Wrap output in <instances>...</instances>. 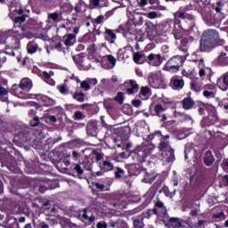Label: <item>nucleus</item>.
Segmentation results:
<instances>
[{
    "label": "nucleus",
    "instance_id": "1",
    "mask_svg": "<svg viewBox=\"0 0 228 228\" xmlns=\"http://www.w3.org/2000/svg\"><path fill=\"white\" fill-rule=\"evenodd\" d=\"M224 44V39H220L218 32L215 29H208L203 32L200 40V50L201 53H209L211 49Z\"/></svg>",
    "mask_w": 228,
    "mask_h": 228
},
{
    "label": "nucleus",
    "instance_id": "2",
    "mask_svg": "<svg viewBox=\"0 0 228 228\" xmlns=\"http://www.w3.org/2000/svg\"><path fill=\"white\" fill-rule=\"evenodd\" d=\"M184 63V59L179 55L171 58L165 65L164 70L167 72H179Z\"/></svg>",
    "mask_w": 228,
    "mask_h": 228
},
{
    "label": "nucleus",
    "instance_id": "3",
    "mask_svg": "<svg viewBox=\"0 0 228 228\" xmlns=\"http://www.w3.org/2000/svg\"><path fill=\"white\" fill-rule=\"evenodd\" d=\"M159 149L160 151H162V158H165L167 163H172V161L175 159V157L174 155V150L172 149V147H170L168 142L161 141L159 144Z\"/></svg>",
    "mask_w": 228,
    "mask_h": 228
},
{
    "label": "nucleus",
    "instance_id": "4",
    "mask_svg": "<svg viewBox=\"0 0 228 228\" xmlns=\"http://www.w3.org/2000/svg\"><path fill=\"white\" fill-rule=\"evenodd\" d=\"M77 218H79L81 222H89V224L95 222V216L92 215V212H90L88 208H84L82 213L78 214Z\"/></svg>",
    "mask_w": 228,
    "mask_h": 228
},
{
    "label": "nucleus",
    "instance_id": "5",
    "mask_svg": "<svg viewBox=\"0 0 228 228\" xmlns=\"http://www.w3.org/2000/svg\"><path fill=\"white\" fill-rule=\"evenodd\" d=\"M87 134L90 136H97V123L89 122L86 126Z\"/></svg>",
    "mask_w": 228,
    "mask_h": 228
},
{
    "label": "nucleus",
    "instance_id": "6",
    "mask_svg": "<svg viewBox=\"0 0 228 228\" xmlns=\"http://www.w3.org/2000/svg\"><path fill=\"white\" fill-rule=\"evenodd\" d=\"M24 89L17 85H13L12 88V94H13V95H16V97H19L20 99H26V97L24 96V93L22 92Z\"/></svg>",
    "mask_w": 228,
    "mask_h": 228
},
{
    "label": "nucleus",
    "instance_id": "7",
    "mask_svg": "<svg viewBox=\"0 0 228 228\" xmlns=\"http://www.w3.org/2000/svg\"><path fill=\"white\" fill-rule=\"evenodd\" d=\"M148 60H149L150 61H154V60H157L156 62H152V65H153L154 67H159V65L160 63H162V61H161V55H159V54L151 53V54H150V55L148 56Z\"/></svg>",
    "mask_w": 228,
    "mask_h": 228
},
{
    "label": "nucleus",
    "instance_id": "8",
    "mask_svg": "<svg viewBox=\"0 0 228 228\" xmlns=\"http://www.w3.org/2000/svg\"><path fill=\"white\" fill-rule=\"evenodd\" d=\"M204 161L207 167H211V165H213V163L215 162V158H213V154L211 153V151H208L206 152Z\"/></svg>",
    "mask_w": 228,
    "mask_h": 228
},
{
    "label": "nucleus",
    "instance_id": "9",
    "mask_svg": "<svg viewBox=\"0 0 228 228\" xmlns=\"http://www.w3.org/2000/svg\"><path fill=\"white\" fill-rule=\"evenodd\" d=\"M193 104H195V102L193 100H191V98H185L183 101V106L184 110H191V108H193Z\"/></svg>",
    "mask_w": 228,
    "mask_h": 228
},
{
    "label": "nucleus",
    "instance_id": "10",
    "mask_svg": "<svg viewBox=\"0 0 228 228\" xmlns=\"http://www.w3.org/2000/svg\"><path fill=\"white\" fill-rule=\"evenodd\" d=\"M0 100L3 102H6V101H8V91H6L3 86L0 87Z\"/></svg>",
    "mask_w": 228,
    "mask_h": 228
},
{
    "label": "nucleus",
    "instance_id": "11",
    "mask_svg": "<svg viewBox=\"0 0 228 228\" xmlns=\"http://www.w3.org/2000/svg\"><path fill=\"white\" fill-rule=\"evenodd\" d=\"M223 83L224 86H219L220 90L226 92L228 90V72L223 76Z\"/></svg>",
    "mask_w": 228,
    "mask_h": 228
},
{
    "label": "nucleus",
    "instance_id": "12",
    "mask_svg": "<svg viewBox=\"0 0 228 228\" xmlns=\"http://www.w3.org/2000/svg\"><path fill=\"white\" fill-rule=\"evenodd\" d=\"M195 183L196 186H200V184H204V183H206V176L204 175V174L197 175Z\"/></svg>",
    "mask_w": 228,
    "mask_h": 228
},
{
    "label": "nucleus",
    "instance_id": "13",
    "mask_svg": "<svg viewBox=\"0 0 228 228\" xmlns=\"http://www.w3.org/2000/svg\"><path fill=\"white\" fill-rule=\"evenodd\" d=\"M20 86L23 90H26L27 88H31V83L29 82V80L23 78V79H21V81L20 83Z\"/></svg>",
    "mask_w": 228,
    "mask_h": 228
},
{
    "label": "nucleus",
    "instance_id": "14",
    "mask_svg": "<svg viewBox=\"0 0 228 228\" xmlns=\"http://www.w3.org/2000/svg\"><path fill=\"white\" fill-rule=\"evenodd\" d=\"M173 86L175 88H183V86H184V81L183 79H175L173 81Z\"/></svg>",
    "mask_w": 228,
    "mask_h": 228
},
{
    "label": "nucleus",
    "instance_id": "15",
    "mask_svg": "<svg viewBox=\"0 0 228 228\" xmlns=\"http://www.w3.org/2000/svg\"><path fill=\"white\" fill-rule=\"evenodd\" d=\"M72 40H76V35L74 34H69L67 39L65 40V44L67 45H72L74 42Z\"/></svg>",
    "mask_w": 228,
    "mask_h": 228
},
{
    "label": "nucleus",
    "instance_id": "16",
    "mask_svg": "<svg viewBox=\"0 0 228 228\" xmlns=\"http://www.w3.org/2000/svg\"><path fill=\"white\" fill-rule=\"evenodd\" d=\"M81 165H82V167L85 166V164L80 163V164H76L75 167H74V170L77 171V174H78V175H83V174H84V170H83V167H81Z\"/></svg>",
    "mask_w": 228,
    "mask_h": 228
},
{
    "label": "nucleus",
    "instance_id": "17",
    "mask_svg": "<svg viewBox=\"0 0 228 228\" xmlns=\"http://www.w3.org/2000/svg\"><path fill=\"white\" fill-rule=\"evenodd\" d=\"M30 126L31 127H38V126H40V118L34 117L33 119L30 120Z\"/></svg>",
    "mask_w": 228,
    "mask_h": 228
},
{
    "label": "nucleus",
    "instance_id": "18",
    "mask_svg": "<svg viewBox=\"0 0 228 228\" xmlns=\"http://www.w3.org/2000/svg\"><path fill=\"white\" fill-rule=\"evenodd\" d=\"M73 97L78 101V102H83L85 101V94L83 93H75Z\"/></svg>",
    "mask_w": 228,
    "mask_h": 228
},
{
    "label": "nucleus",
    "instance_id": "19",
    "mask_svg": "<svg viewBox=\"0 0 228 228\" xmlns=\"http://www.w3.org/2000/svg\"><path fill=\"white\" fill-rule=\"evenodd\" d=\"M115 101L119 102V104L124 103V94L122 92L118 93V95L115 97Z\"/></svg>",
    "mask_w": 228,
    "mask_h": 228
},
{
    "label": "nucleus",
    "instance_id": "20",
    "mask_svg": "<svg viewBox=\"0 0 228 228\" xmlns=\"http://www.w3.org/2000/svg\"><path fill=\"white\" fill-rule=\"evenodd\" d=\"M28 104H30V106H33V108H35V109L30 110L29 114L35 115L37 113V110H38V104H37L36 102H28Z\"/></svg>",
    "mask_w": 228,
    "mask_h": 228
},
{
    "label": "nucleus",
    "instance_id": "21",
    "mask_svg": "<svg viewBox=\"0 0 228 228\" xmlns=\"http://www.w3.org/2000/svg\"><path fill=\"white\" fill-rule=\"evenodd\" d=\"M14 22L16 24H22V22H26V15H22V16H20V17H16L14 19Z\"/></svg>",
    "mask_w": 228,
    "mask_h": 228
},
{
    "label": "nucleus",
    "instance_id": "22",
    "mask_svg": "<svg viewBox=\"0 0 228 228\" xmlns=\"http://www.w3.org/2000/svg\"><path fill=\"white\" fill-rule=\"evenodd\" d=\"M134 228H143V221H140L138 219L134 220Z\"/></svg>",
    "mask_w": 228,
    "mask_h": 228
},
{
    "label": "nucleus",
    "instance_id": "23",
    "mask_svg": "<svg viewBox=\"0 0 228 228\" xmlns=\"http://www.w3.org/2000/svg\"><path fill=\"white\" fill-rule=\"evenodd\" d=\"M115 175L117 179H120V177L124 175V170H122V168L118 167L117 171L115 172Z\"/></svg>",
    "mask_w": 228,
    "mask_h": 228
},
{
    "label": "nucleus",
    "instance_id": "24",
    "mask_svg": "<svg viewBox=\"0 0 228 228\" xmlns=\"http://www.w3.org/2000/svg\"><path fill=\"white\" fill-rule=\"evenodd\" d=\"M107 60L108 61H110V63H111L112 67H115V64L117 63V59H115L113 55H108Z\"/></svg>",
    "mask_w": 228,
    "mask_h": 228
},
{
    "label": "nucleus",
    "instance_id": "25",
    "mask_svg": "<svg viewBox=\"0 0 228 228\" xmlns=\"http://www.w3.org/2000/svg\"><path fill=\"white\" fill-rule=\"evenodd\" d=\"M203 95L208 99H209V97H212L213 99H215V93L211 91H204Z\"/></svg>",
    "mask_w": 228,
    "mask_h": 228
},
{
    "label": "nucleus",
    "instance_id": "26",
    "mask_svg": "<svg viewBox=\"0 0 228 228\" xmlns=\"http://www.w3.org/2000/svg\"><path fill=\"white\" fill-rule=\"evenodd\" d=\"M155 111L157 115H159V113H161L162 111H165V109H163V105L158 104L155 106Z\"/></svg>",
    "mask_w": 228,
    "mask_h": 228
},
{
    "label": "nucleus",
    "instance_id": "27",
    "mask_svg": "<svg viewBox=\"0 0 228 228\" xmlns=\"http://www.w3.org/2000/svg\"><path fill=\"white\" fill-rule=\"evenodd\" d=\"M74 118H75L77 120H81L82 118H85V116H83V112H81V111H77V112H75V114H74Z\"/></svg>",
    "mask_w": 228,
    "mask_h": 228
},
{
    "label": "nucleus",
    "instance_id": "28",
    "mask_svg": "<svg viewBox=\"0 0 228 228\" xmlns=\"http://www.w3.org/2000/svg\"><path fill=\"white\" fill-rule=\"evenodd\" d=\"M191 90H195V92H200V86L199 84L191 83Z\"/></svg>",
    "mask_w": 228,
    "mask_h": 228
},
{
    "label": "nucleus",
    "instance_id": "29",
    "mask_svg": "<svg viewBox=\"0 0 228 228\" xmlns=\"http://www.w3.org/2000/svg\"><path fill=\"white\" fill-rule=\"evenodd\" d=\"M48 19H52V20H58V13L53 12V13H49L48 14Z\"/></svg>",
    "mask_w": 228,
    "mask_h": 228
},
{
    "label": "nucleus",
    "instance_id": "30",
    "mask_svg": "<svg viewBox=\"0 0 228 228\" xmlns=\"http://www.w3.org/2000/svg\"><path fill=\"white\" fill-rule=\"evenodd\" d=\"M81 88H84L85 90H90V84H88V82L86 81H83L81 83Z\"/></svg>",
    "mask_w": 228,
    "mask_h": 228
},
{
    "label": "nucleus",
    "instance_id": "31",
    "mask_svg": "<svg viewBox=\"0 0 228 228\" xmlns=\"http://www.w3.org/2000/svg\"><path fill=\"white\" fill-rule=\"evenodd\" d=\"M147 17H149V19H156L158 17V12H150L147 14Z\"/></svg>",
    "mask_w": 228,
    "mask_h": 228
},
{
    "label": "nucleus",
    "instance_id": "32",
    "mask_svg": "<svg viewBox=\"0 0 228 228\" xmlns=\"http://www.w3.org/2000/svg\"><path fill=\"white\" fill-rule=\"evenodd\" d=\"M37 46H31L28 45V53H29V54H33V53H37Z\"/></svg>",
    "mask_w": 228,
    "mask_h": 228
},
{
    "label": "nucleus",
    "instance_id": "33",
    "mask_svg": "<svg viewBox=\"0 0 228 228\" xmlns=\"http://www.w3.org/2000/svg\"><path fill=\"white\" fill-rule=\"evenodd\" d=\"M130 86H132V89L134 92H136L138 90V84H134V80H130Z\"/></svg>",
    "mask_w": 228,
    "mask_h": 228
},
{
    "label": "nucleus",
    "instance_id": "34",
    "mask_svg": "<svg viewBox=\"0 0 228 228\" xmlns=\"http://www.w3.org/2000/svg\"><path fill=\"white\" fill-rule=\"evenodd\" d=\"M106 33H107V35H109L112 39L117 38V36L115 35V33H113V30H111V29H106Z\"/></svg>",
    "mask_w": 228,
    "mask_h": 228
},
{
    "label": "nucleus",
    "instance_id": "35",
    "mask_svg": "<svg viewBox=\"0 0 228 228\" xmlns=\"http://www.w3.org/2000/svg\"><path fill=\"white\" fill-rule=\"evenodd\" d=\"M93 154H94V156H96V161H101V159H102V154L94 151Z\"/></svg>",
    "mask_w": 228,
    "mask_h": 228
},
{
    "label": "nucleus",
    "instance_id": "36",
    "mask_svg": "<svg viewBox=\"0 0 228 228\" xmlns=\"http://www.w3.org/2000/svg\"><path fill=\"white\" fill-rule=\"evenodd\" d=\"M94 186L98 189L101 190L102 191H104V188H106V186L102 183H95Z\"/></svg>",
    "mask_w": 228,
    "mask_h": 228
},
{
    "label": "nucleus",
    "instance_id": "37",
    "mask_svg": "<svg viewBox=\"0 0 228 228\" xmlns=\"http://www.w3.org/2000/svg\"><path fill=\"white\" fill-rule=\"evenodd\" d=\"M97 228H108V224L104 222H99L96 224Z\"/></svg>",
    "mask_w": 228,
    "mask_h": 228
},
{
    "label": "nucleus",
    "instance_id": "38",
    "mask_svg": "<svg viewBox=\"0 0 228 228\" xmlns=\"http://www.w3.org/2000/svg\"><path fill=\"white\" fill-rule=\"evenodd\" d=\"M142 58V54L140 53H134V61H135V63H138L140 61V59Z\"/></svg>",
    "mask_w": 228,
    "mask_h": 228
},
{
    "label": "nucleus",
    "instance_id": "39",
    "mask_svg": "<svg viewBox=\"0 0 228 228\" xmlns=\"http://www.w3.org/2000/svg\"><path fill=\"white\" fill-rule=\"evenodd\" d=\"M132 104H133V106H134L135 108H139V106H141V104H142V101H140V100H134V101L132 102Z\"/></svg>",
    "mask_w": 228,
    "mask_h": 228
},
{
    "label": "nucleus",
    "instance_id": "40",
    "mask_svg": "<svg viewBox=\"0 0 228 228\" xmlns=\"http://www.w3.org/2000/svg\"><path fill=\"white\" fill-rule=\"evenodd\" d=\"M175 17H178V19H186V17H187V15H186V13H184V12H181V13H175Z\"/></svg>",
    "mask_w": 228,
    "mask_h": 228
},
{
    "label": "nucleus",
    "instance_id": "41",
    "mask_svg": "<svg viewBox=\"0 0 228 228\" xmlns=\"http://www.w3.org/2000/svg\"><path fill=\"white\" fill-rule=\"evenodd\" d=\"M103 165H104V167H108V170H113V165H111L110 162H109V161H104V162H103Z\"/></svg>",
    "mask_w": 228,
    "mask_h": 228
},
{
    "label": "nucleus",
    "instance_id": "42",
    "mask_svg": "<svg viewBox=\"0 0 228 228\" xmlns=\"http://www.w3.org/2000/svg\"><path fill=\"white\" fill-rule=\"evenodd\" d=\"M59 90L61 94H65L67 92V84H64L61 87H59Z\"/></svg>",
    "mask_w": 228,
    "mask_h": 228
},
{
    "label": "nucleus",
    "instance_id": "43",
    "mask_svg": "<svg viewBox=\"0 0 228 228\" xmlns=\"http://www.w3.org/2000/svg\"><path fill=\"white\" fill-rule=\"evenodd\" d=\"M161 184H163V179H160L159 182L155 183L153 188H155V190H158V188L161 186Z\"/></svg>",
    "mask_w": 228,
    "mask_h": 228
},
{
    "label": "nucleus",
    "instance_id": "44",
    "mask_svg": "<svg viewBox=\"0 0 228 228\" xmlns=\"http://www.w3.org/2000/svg\"><path fill=\"white\" fill-rule=\"evenodd\" d=\"M215 218H223L224 220H225V215L224 214V212H221L219 214H216L214 216Z\"/></svg>",
    "mask_w": 228,
    "mask_h": 228
},
{
    "label": "nucleus",
    "instance_id": "45",
    "mask_svg": "<svg viewBox=\"0 0 228 228\" xmlns=\"http://www.w3.org/2000/svg\"><path fill=\"white\" fill-rule=\"evenodd\" d=\"M141 92H142V94L145 96L147 95V94H149L150 90L148 87H142Z\"/></svg>",
    "mask_w": 228,
    "mask_h": 228
},
{
    "label": "nucleus",
    "instance_id": "46",
    "mask_svg": "<svg viewBox=\"0 0 228 228\" xmlns=\"http://www.w3.org/2000/svg\"><path fill=\"white\" fill-rule=\"evenodd\" d=\"M175 38L176 40H181V38H183V34L179 32L175 33Z\"/></svg>",
    "mask_w": 228,
    "mask_h": 228
},
{
    "label": "nucleus",
    "instance_id": "47",
    "mask_svg": "<svg viewBox=\"0 0 228 228\" xmlns=\"http://www.w3.org/2000/svg\"><path fill=\"white\" fill-rule=\"evenodd\" d=\"M104 19V16L101 15L99 16L96 20L95 22L96 24H101V22H102V20Z\"/></svg>",
    "mask_w": 228,
    "mask_h": 228
},
{
    "label": "nucleus",
    "instance_id": "48",
    "mask_svg": "<svg viewBox=\"0 0 228 228\" xmlns=\"http://www.w3.org/2000/svg\"><path fill=\"white\" fill-rule=\"evenodd\" d=\"M155 206H156L157 208H165V204H163L161 201H157V202L155 203Z\"/></svg>",
    "mask_w": 228,
    "mask_h": 228
},
{
    "label": "nucleus",
    "instance_id": "49",
    "mask_svg": "<svg viewBox=\"0 0 228 228\" xmlns=\"http://www.w3.org/2000/svg\"><path fill=\"white\" fill-rule=\"evenodd\" d=\"M43 76L44 77H45L46 79H49L51 77V74L47 73V71H44L43 72Z\"/></svg>",
    "mask_w": 228,
    "mask_h": 228
},
{
    "label": "nucleus",
    "instance_id": "50",
    "mask_svg": "<svg viewBox=\"0 0 228 228\" xmlns=\"http://www.w3.org/2000/svg\"><path fill=\"white\" fill-rule=\"evenodd\" d=\"M48 118H49L50 122H53V123L56 122V120H57L56 117H54V116H49Z\"/></svg>",
    "mask_w": 228,
    "mask_h": 228
},
{
    "label": "nucleus",
    "instance_id": "51",
    "mask_svg": "<svg viewBox=\"0 0 228 228\" xmlns=\"http://www.w3.org/2000/svg\"><path fill=\"white\" fill-rule=\"evenodd\" d=\"M199 74H200V77H204V76H206V70L200 69Z\"/></svg>",
    "mask_w": 228,
    "mask_h": 228
},
{
    "label": "nucleus",
    "instance_id": "52",
    "mask_svg": "<svg viewBox=\"0 0 228 228\" xmlns=\"http://www.w3.org/2000/svg\"><path fill=\"white\" fill-rule=\"evenodd\" d=\"M147 4V0H141L140 6H145Z\"/></svg>",
    "mask_w": 228,
    "mask_h": 228
},
{
    "label": "nucleus",
    "instance_id": "53",
    "mask_svg": "<svg viewBox=\"0 0 228 228\" xmlns=\"http://www.w3.org/2000/svg\"><path fill=\"white\" fill-rule=\"evenodd\" d=\"M92 3L94 6H99L100 0H92Z\"/></svg>",
    "mask_w": 228,
    "mask_h": 228
},
{
    "label": "nucleus",
    "instance_id": "54",
    "mask_svg": "<svg viewBox=\"0 0 228 228\" xmlns=\"http://www.w3.org/2000/svg\"><path fill=\"white\" fill-rule=\"evenodd\" d=\"M169 222H179V218H177V217H171L169 219Z\"/></svg>",
    "mask_w": 228,
    "mask_h": 228
},
{
    "label": "nucleus",
    "instance_id": "55",
    "mask_svg": "<svg viewBox=\"0 0 228 228\" xmlns=\"http://www.w3.org/2000/svg\"><path fill=\"white\" fill-rule=\"evenodd\" d=\"M182 45H186L188 44V39H183L181 41Z\"/></svg>",
    "mask_w": 228,
    "mask_h": 228
},
{
    "label": "nucleus",
    "instance_id": "56",
    "mask_svg": "<svg viewBox=\"0 0 228 228\" xmlns=\"http://www.w3.org/2000/svg\"><path fill=\"white\" fill-rule=\"evenodd\" d=\"M19 222H20V224H24V222H26V217H20V218H19Z\"/></svg>",
    "mask_w": 228,
    "mask_h": 228
},
{
    "label": "nucleus",
    "instance_id": "57",
    "mask_svg": "<svg viewBox=\"0 0 228 228\" xmlns=\"http://www.w3.org/2000/svg\"><path fill=\"white\" fill-rule=\"evenodd\" d=\"M206 224V221L200 220V221H199L198 225H199L200 227H201V225H203V224Z\"/></svg>",
    "mask_w": 228,
    "mask_h": 228
},
{
    "label": "nucleus",
    "instance_id": "58",
    "mask_svg": "<svg viewBox=\"0 0 228 228\" xmlns=\"http://www.w3.org/2000/svg\"><path fill=\"white\" fill-rule=\"evenodd\" d=\"M73 33H75V35H77V33H79V28H78V27H76V28L73 29Z\"/></svg>",
    "mask_w": 228,
    "mask_h": 228
},
{
    "label": "nucleus",
    "instance_id": "59",
    "mask_svg": "<svg viewBox=\"0 0 228 228\" xmlns=\"http://www.w3.org/2000/svg\"><path fill=\"white\" fill-rule=\"evenodd\" d=\"M72 155H73V158H78L79 157V153H77V151H73Z\"/></svg>",
    "mask_w": 228,
    "mask_h": 228
},
{
    "label": "nucleus",
    "instance_id": "60",
    "mask_svg": "<svg viewBox=\"0 0 228 228\" xmlns=\"http://www.w3.org/2000/svg\"><path fill=\"white\" fill-rule=\"evenodd\" d=\"M44 207L46 208V209H49V201H45L44 203Z\"/></svg>",
    "mask_w": 228,
    "mask_h": 228
},
{
    "label": "nucleus",
    "instance_id": "61",
    "mask_svg": "<svg viewBox=\"0 0 228 228\" xmlns=\"http://www.w3.org/2000/svg\"><path fill=\"white\" fill-rule=\"evenodd\" d=\"M223 179H224V183H226V184H228V175H224Z\"/></svg>",
    "mask_w": 228,
    "mask_h": 228
},
{
    "label": "nucleus",
    "instance_id": "62",
    "mask_svg": "<svg viewBox=\"0 0 228 228\" xmlns=\"http://www.w3.org/2000/svg\"><path fill=\"white\" fill-rule=\"evenodd\" d=\"M127 92H128V94H134V91L133 90L132 87H131V88H128V89H127Z\"/></svg>",
    "mask_w": 228,
    "mask_h": 228
},
{
    "label": "nucleus",
    "instance_id": "63",
    "mask_svg": "<svg viewBox=\"0 0 228 228\" xmlns=\"http://www.w3.org/2000/svg\"><path fill=\"white\" fill-rule=\"evenodd\" d=\"M41 228H49V224H43L41 225Z\"/></svg>",
    "mask_w": 228,
    "mask_h": 228
},
{
    "label": "nucleus",
    "instance_id": "64",
    "mask_svg": "<svg viewBox=\"0 0 228 228\" xmlns=\"http://www.w3.org/2000/svg\"><path fill=\"white\" fill-rule=\"evenodd\" d=\"M24 228H33V227L31 226V224H27Z\"/></svg>",
    "mask_w": 228,
    "mask_h": 228
}]
</instances>
